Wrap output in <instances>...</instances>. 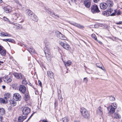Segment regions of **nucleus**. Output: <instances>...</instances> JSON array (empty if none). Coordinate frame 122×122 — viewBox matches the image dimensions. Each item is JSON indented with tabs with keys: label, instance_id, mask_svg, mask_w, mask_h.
<instances>
[{
	"label": "nucleus",
	"instance_id": "1",
	"mask_svg": "<svg viewBox=\"0 0 122 122\" xmlns=\"http://www.w3.org/2000/svg\"><path fill=\"white\" fill-rule=\"evenodd\" d=\"M80 111L84 118L87 119H88L90 118V114L86 109L83 107H82L81 108Z\"/></svg>",
	"mask_w": 122,
	"mask_h": 122
},
{
	"label": "nucleus",
	"instance_id": "2",
	"mask_svg": "<svg viewBox=\"0 0 122 122\" xmlns=\"http://www.w3.org/2000/svg\"><path fill=\"white\" fill-rule=\"evenodd\" d=\"M12 17L14 20H17L19 22H22L24 21V20L22 19V17L19 14H13L12 15Z\"/></svg>",
	"mask_w": 122,
	"mask_h": 122
},
{
	"label": "nucleus",
	"instance_id": "3",
	"mask_svg": "<svg viewBox=\"0 0 122 122\" xmlns=\"http://www.w3.org/2000/svg\"><path fill=\"white\" fill-rule=\"evenodd\" d=\"M91 11L93 14L98 13L100 11L96 4H94L91 6Z\"/></svg>",
	"mask_w": 122,
	"mask_h": 122
},
{
	"label": "nucleus",
	"instance_id": "4",
	"mask_svg": "<svg viewBox=\"0 0 122 122\" xmlns=\"http://www.w3.org/2000/svg\"><path fill=\"white\" fill-rule=\"evenodd\" d=\"M31 110L28 107H24L22 110V113L25 116H27V115L30 112Z\"/></svg>",
	"mask_w": 122,
	"mask_h": 122
},
{
	"label": "nucleus",
	"instance_id": "5",
	"mask_svg": "<svg viewBox=\"0 0 122 122\" xmlns=\"http://www.w3.org/2000/svg\"><path fill=\"white\" fill-rule=\"evenodd\" d=\"M59 43L60 45L66 49L67 50H69L70 49V47L68 44L61 41H59Z\"/></svg>",
	"mask_w": 122,
	"mask_h": 122
},
{
	"label": "nucleus",
	"instance_id": "6",
	"mask_svg": "<svg viewBox=\"0 0 122 122\" xmlns=\"http://www.w3.org/2000/svg\"><path fill=\"white\" fill-rule=\"evenodd\" d=\"M13 74L15 78L17 79L22 80L23 78H24L23 75L20 73L14 72Z\"/></svg>",
	"mask_w": 122,
	"mask_h": 122
},
{
	"label": "nucleus",
	"instance_id": "7",
	"mask_svg": "<svg viewBox=\"0 0 122 122\" xmlns=\"http://www.w3.org/2000/svg\"><path fill=\"white\" fill-rule=\"evenodd\" d=\"M26 89V87L24 85H20L19 87V91L22 94L25 93Z\"/></svg>",
	"mask_w": 122,
	"mask_h": 122
},
{
	"label": "nucleus",
	"instance_id": "8",
	"mask_svg": "<svg viewBox=\"0 0 122 122\" xmlns=\"http://www.w3.org/2000/svg\"><path fill=\"white\" fill-rule=\"evenodd\" d=\"M13 98L14 100L17 101H20L21 99L20 95L18 93H16L14 94Z\"/></svg>",
	"mask_w": 122,
	"mask_h": 122
},
{
	"label": "nucleus",
	"instance_id": "9",
	"mask_svg": "<svg viewBox=\"0 0 122 122\" xmlns=\"http://www.w3.org/2000/svg\"><path fill=\"white\" fill-rule=\"evenodd\" d=\"M84 4L85 7L87 8L90 7L91 4L90 0H84Z\"/></svg>",
	"mask_w": 122,
	"mask_h": 122
},
{
	"label": "nucleus",
	"instance_id": "10",
	"mask_svg": "<svg viewBox=\"0 0 122 122\" xmlns=\"http://www.w3.org/2000/svg\"><path fill=\"white\" fill-rule=\"evenodd\" d=\"M57 37H59L60 39L64 40H65L66 39V38L64 35L62 34L60 32L58 31H57Z\"/></svg>",
	"mask_w": 122,
	"mask_h": 122
},
{
	"label": "nucleus",
	"instance_id": "11",
	"mask_svg": "<svg viewBox=\"0 0 122 122\" xmlns=\"http://www.w3.org/2000/svg\"><path fill=\"white\" fill-rule=\"evenodd\" d=\"M51 46L50 45H47L44 48L45 53H48L50 52V49L51 48Z\"/></svg>",
	"mask_w": 122,
	"mask_h": 122
},
{
	"label": "nucleus",
	"instance_id": "12",
	"mask_svg": "<svg viewBox=\"0 0 122 122\" xmlns=\"http://www.w3.org/2000/svg\"><path fill=\"white\" fill-rule=\"evenodd\" d=\"M3 80L5 82L7 83L11 82L12 81L11 79L7 76L4 77Z\"/></svg>",
	"mask_w": 122,
	"mask_h": 122
},
{
	"label": "nucleus",
	"instance_id": "13",
	"mask_svg": "<svg viewBox=\"0 0 122 122\" xmlns=\"http://www.w3.org/2000/svg\"><path fill=\"white\" fill-rule=\"evenodd\" d=\"M100 5L101 8L102 9H105L107 7V4L104 3H101L100 4Z\"/></svg>",
	"mask_w": 122,
	"mask_h": 122
},
{
	"label": "nucleus",
	"instance_id": "14",
	"mask_svg": "<svg viewBox=\"0 0 122 122\" xmlns=\"http://www.w3.org/2000/svg\"><path fill=\"white\" fill-rule=\"evenodd\" d=\"M116 109V108L114 107H112V105H111L109 107H108L107 108V109L108 110H109V109H110L109 112L110 113V114L113 113H114L115 111V109Z\"/></svg>",
	"mask_w": 122,
	"mask_h": 122
},
{
	"label": "nucleus",
	"instance_id": "15",
	"mask_svg": "<svg viewBox=\"0 0 122 122\" xmlns=\"http://www.w3.org/2000/svg\"><path fill=\"white\" fill-rule=\"evenodd\" d=\"M71 24L81 29H82L84 28V27L83 26L75 22L72 23Z\"/></svg>",
	"mask_w": 122,
	"mask_h": 122
},
{
	"label": "nucleus",
	"instance_id": "16",
	"mask_svg": "<svg viewBox=\"0 0 122 122\" xmlns=\"http://www.w3.org/2000/svg\"><path fill=\"white\" fill-rule=\"evenodd\" d=\"M27 116H20L18 119L19 122H22L23 120L26 119Z\"/></svg>",
	"mask_w": 122,
	"mask_h": 122
},
{
	"label": "nucleus",
	"instance_id": "17",
	"mask_svg": "<svg viewBox=\"0 0 122 122\" xmlns=\"http://www.w3.org/2000/svg\"><path fill=\"white\" fill-rule=\"evenodd\" d=\"M11 7L9 6H7L6 7H5L3 9L5 11L6 13H8L10 12L11 10L10 9Z\"/></svg>",
	"mask_w": 122,
	"mask_h": 122
},
{
	"label": "nucleus",
	"instance_id": "18",
	"mask_svg": "<svg viewBox=\"0 0 122 122\" xmlns=\"http://www.w3.org/2000/svg\"><path fill=\"white\" fill-rule=\"evenodd\" d=\"M107 6L108 5L110 7L112 6L113 5V3L112 1L110 0H107L106 1Z\"/></svg>",
	"mask_w": 122,
	"mask_h": 122
},
{
	"label": "nucleus",
	"instance_id": "19",
	"mask_svg": "<svg viewBox=\"0 0 122 122\" xmlns=\"http://www.w3.org/2000/svg\"><path fill=\"white\" fill-rule=\"evenodd\" d=\"M31 18L34 21L37 22L38 20L37 16L34 14L31 17Z\"/></svg>",
	"mask_w": 122,
	"mask_h": 122
},
{
	"label": "nucleus",
	"instance_id": "20",
	"mask_svg": "<svg viewBox=\"0 0 122 122\" xmlns=\"http://www.w3.org/2000/svg\"><path fill=\"white\" fill-rule=\"evenodd\" d=\"M97 112L100 115H102L103 113V110L102 108L100 106L98 108Z\"/></svg>",
	"mask_w": 122,
	"mask_h": 122
},
{
	"label": "nucleus",
	"instance_id": "21",
	"mask_svg": "<svg viewBox=\"0 0 122 122\" xmlns=\"http://www.w3.org/2000/svg\"><path fill=\"white\" fill-rule=\"evenodd\" d=\"M6 51L4 48L0 45V53H6Z\"/></svg>",
	"mask_w": 122,
	"mask_h": 122
},
{
	"label": "nucleus",
	"instance_id": "22",
	"mask_svg": "<svg viewBox=\"0 0 122 122\" xmlns=\"http://www.w3.org/2000/svg\"><path fill=\"white\" fill-rule=\"evenodd\" d=\"M47 75L50 78H52L53 77V74L51 71H47Z\"/></svg>",
	"mask_w": 122,
	"mask_h": 122
},
{
	"label": "nucleus",
	"instance_id": "23",
	"mask_svg": "<svg viewBox=\"0 0 122 122\" xmlns=\"http://www.w3.org/2000/svg\"><path fill=\"white\" fill-rule=\"evenodd\" d=\"M26 12L27 14L28 15V16H30L31 17L32 15L34 14L33 12L30 10H26Z\"/></svg>",
	"mask_w": 122,
	"mask_h": 122
},
{
	"label": "nucleus",
	"instance_id": "24",
	"mask_svg": "<svg viewBox=\"0 0 122 122\" xmlns=\"http://www.w3.org/2000/svg\"><path fill=\"white\" fill-rule=\"evenodd\" d=\"M5 100L4 98H0V103H1L6 104L7 103V99Z\"/></svg>",
	"mask_w": 122,
	"mask_h": 122
},
{
	"label": "nucleus",
	"instance_id": "25",
	"mask_svg": "<svg viewBox=\"0 0 122 122\" xmlns=\"http://www.w3.org/2000/svg\"><path fill=\"white\" fill-rule=\"evenodd\" d=\"M114 117L116 119H120L121 118V116L118 113H115L114 115Z\"/></svg>",
	"mask_w": 122,
	"mask_h": 122
},
{
	"label": "nucleus",
	"instance_id": "26",
	"mask_svg": "<svg viewBox=\"0 0 122 122\" xmlns=\"http://www.w3.org/2000/svg\"><path fill=\"white\" fill-rule=\"evenodd\" d=\"M10 102V104L11 106H14L16 105V102L15 101H12L11 100L10 101H9Z\"/></svg>",
	"mask_w": 122,
	"mask_h": 122
},
{
	"label": "nucleus",
	"instance_id": "27",
	"mask_svg": "<svg viewBox=\"0 0 122 122\" xmlns=\"http://www.w3.org/2000/svg\"><path fill=\"white\" fill-rule=\"evenodd\" d=\"M64 63L66 66H69L71 64V61H68L66 62L64 61Z\"/></svg>",
	"mask_w": 122,
	"mask_h": 122
},
{
	"label": "nucleus",
	"instance_id": "28",
	"mask_svg": "<svg viewBox=\"0 0 122 122\" xmlns=\"http://www.w3.org/2000/svg\"><path fill=\"white\" fill-rule=\"evenodd\" d=\"M24 99L25 101H28L29 99V96L28 93H26L25 95V96L24 97Z\"/></svg>",
	"mask_w": 122,
	"mask_h": 122
},
{
	"label": "nucleus",
	"instance_id": "29",
	"mask_svg": "<svg viewBox=\"0 0 122 122\" xmlns=\"http://www.w3.org/2000/svg\"><path fill=\"white\" fill-rule=\"evenodd\" d=\"M61 122H67L69 120L66 117H65L62 118L61 119Z\"/></svg>",
	"mask_w": 122,
	"mask_h": 122
},
{
	"label": "nucleus",
	"instance_id": "30",
	"mask_svg": "<svg viewBox=\"0 0 122 122\" xmlns=\"http://www.w3.org/2000/svg\"><path fill=\"white\" fill-rule=\"evenodd\" d=\"M5 113V111L4 109L3 108H0V114L3 115Z\"/></svg>",
	"mask_w": 122,
	"mask_h": 122
},
{
	"label": "nucleus",
	"instance_id": "31",
	"mask_svg": "<svg viewBox=\"0 0 122 122\" xmlns=\"http://www.w3.org/2000/svg\"><path fill=\"white\" fill-rule=\"evenodd\" d=\"M91 36L94 39L96 40L97 41H98L99 43H101V42L100 41H98L97 40V37L96 36V35H95V34H92V35Z\"/></svg>",
	"mask_w": 122,
	"mask_h": 122
},
{
	"label": "nucleus",
	"instance_id": "32",
	"mask_svg": "<svg viewBox=\"0 0 122 122\" xmlns=\"http://www.w3.org/2000/svg\"><path fill=\"white\" fill-rule=\"evenodd\" d=\"M11 96L10 94L9 93H5V95L4 97V98L5 99H6L7 98H9Z\"/></svg>",
	"mask_w": 122,
	"mask_h": 122
},
{
	"label": "nucleus",
	"instance_id": "33",
	"mask_svg": "<svg viewBox=\"0 0 122 122\" xmlns=\"http://www.w3.org/2000/svg\"><path fill=\"white\" fill-rule=\"evenodd\" d=\"M24 78H23L22 81V84H25L27 83V82L26 80V78L25 76H24Z\"/></svg>",
	"mask_w": 122,
	"mask_h": 122
},
{
	"label": "nucleus",
	"instance_id": "34",
	"mask_svg": "<svg viewBox=\"0 0 122 122\" xmlns=\"http://www.w3.org/2000/svg\"><path fill=\"white\" fill-rule=\"evenodd\" d=\"M28 51L30 53H35V51L34 49L32 48H30L28 49Z\"/></svg>",
	"mask_w": 122,
	"mask_h": 122
},
{
	"label": "nucleus",
	"instance_id": "35",
	"mask_svg": "<svg viewBox=\"0 0 122 122\" xmlns=\"http://www.w3.org/2000/svg\"><path fill=\"white\" fill-rule=\"evenodd\" d=\"M14 25L16 27V28L18 29H20L22 28V26L19 24H15Z\"/></svg>",
	"mask_w": 122,
	"mask_h": 122
},
{
	"label": "nucleus",
	"instance_id": "36",
	"mask_svg": "<svg viewBox=\"0 0 122 122\" xmlns=\"http://www.w3.org/2000/svg\"><path fill=\"white\" fill-rule=\"evenodd\" d=\"M111 105H112V107L114 108H116L117 107V105L116 103H113Z\"/></svg>",
	"mask_w": 122,
	"mask_h": 122
},
{
	"label": "nucleus",
	"instance_id": "37",
	"mask_svg": "<svg viewBox=\"0 0 122 122\" xmlns=\"http://www.w3.org/2000/svg\"><path fill=\"white\" fill-rule=\"evenodd\" d=\"M109 100L110 101H114L115 100V98L114 97H112V96H110L109 97Z\"/></svg>",
	"mask_w": 122,
	"mask_h": 122
},
{
	"label": "nucleus",
	"instance_id": "38",
	"mask_svg": "<svg viewBox=\"0 0 122 122\" xmlns=\"http://www.w3.org/2000/svg\"><path fill=\"white\" fill-rule=\"evenodd\" d=\"M58 98L60 101H61L62 100V98L61 95H59L58 96Z\"/></svg>",
	"mask_w": 122,
	"mask_h": 122
},
{
	"label": "nucleus",
	"instance_id": "39",
	"mask_svg": "<svg viewBox=\"0 0 122 122\" xmlns=\"http://www.w3.org/2000/svg\"><path fill=\"white\" fill-rule=\"evenodd\" d=\"M7 41L10 42L12 43L14 42V41L13 39H7Z\"/></svg>",
	"mask_w": 122,
	"mask_h": 122
},
{
	"label": "nucleus",
	"instance_id": "40",
	"mask_svg": "<svg viewBox=\"0 0 122 122\" xmlns=\"http://www.w3.org/2000/svg\"><path fill=\"white\" fill-rule=\"evenodd\" d=\"M45 55L48 59L50 58L51 56L50 54H45Z\"/></svg>",
	"mask_w": 122,
	"mask_h": 122
},
{
	"label": "nucleus",
	"instance_id": "41",
	"mask_svg": "<svg viewBox=\"0 0 122 122\" xmlns=\"http://www.w3.org/2000/svg\"><path fill=\"white\" fill-rule=\"evenodd\" d=\"M28 84L30 86H32V87L33 88L35 89V91H36V88L34 87V86L32 85V84H31L30 82H29Z\"/></svg>",
	"mask_w": 122,
	"mask_h": 122
},
{
	"label": "nucleus",
	"instance_id": "42",
	"mask_svg": "<svg viewBox=\"0 0 122 122\" xmlns=\"http://www.w3.org/2000/svg\"><path fill=\"white\" fill-rule=\"evenodd\" d=\"M84 81L86 83L88 81V80L86 77H85L84 78Z\"/></svg>",
	"mask_w": 122,
	"mask_h": 122
},
{
	"label": "nucleus",
	"instance_id": "43",
	"mask_svg": "<svg viewBox=\"0 0 122 122\" xmlns=\"http://www.w3.org/2000/svg\"><path fill=\"white\" fill-rule=\"evenodd\" d=\"M99 63H97L96 64V65L97 67H99L100 68H101L103 70V69H102V67L99 66Z\"/></svg>",
	"mask_w": 122,
	"mask_h": 122
},
{
	"label": "nucleus",
	"instance_id": "44",
	"mask_svg": "<svg viewBox=\"0 0 122 122\" xmlns=\"http://www.w3.org/2000/svg\"><path fill=\"white\" fill-rule=\"evenodd\" d=\"M3 19L4 20H5L9 21V20L6 17H3Z\"/></svg>",
	"mask_w": 122,
	"mask_h": 122
},
{
	"label": "nucleus",
	"instance_id": "45",
	"mask_svg": "<svg viewBox=\"0 0 122 122\" xmlns=\"http://www.w3.org/2000/svg\"><path fill=\"white\" fill-rule=\"evenodd\" d=\"M116 10H115V11L113 13H112V14H111V16H113L115 15V13H116Z\"/></svg>",
	"mask_w": 122,
	"mask_h": 122
},
{
	"label": "nucleus",
	"instance_id": "46",
	"mask_svg": "<svg viewBox=\"0 0 122 122\" xmlns=\"http://www.w3.org/2000/svg\"><path fill=\"white\" fill-rule=\"evenodd\" d=\"M48 13L50 14L51 15H55L53 13H52L51 11H49L48 12Z\"/></svg>",
	"mask_w": 122,
	"mask_h": 122
},
{
	"label": "nucleus",
	"instance_id": "47",
	"mask_svg": "<svg viewBox=\"0 0 122 122\" xmlns=\"http://www.w3.org/2000/svg\"><path fill=\"white\" fill-rule=\"evenodd\" d=\"M34 114V113H33L30 116V117L27 120V121L26 122H27L32 117V116H33V115Z\"/></svg>",
	"mask_w": 122,
	"mask_h": 122
},
{
	"label": "nucleus",
	"instance_id": "48",
	"mask_svg": "<svg viewBox=\"0 0 122 122\" xmlns=\"http://www.w3.org/2000/svg\"><path fill=\"white\" fill-rule=\"evenodd\" d=\"M38 83L39 85L41 87L42 85L41 82L40 80H39L38 81Z\"/></svg>",
	"mask_w": 122,
	"mask_h": 122
},
{
	"label": "nucleus",
	"instance_id": "49",
	"mask_svg": "<svg viewBox=\"0 0 122 122\" xmlns=\"http://www.w3.org/2000/svg\"><path fill=\"white\" fill-rule=\"evenodd\" d=\"M12 107H9L8 108V109L9 111H10L12 110Z\"/></svg>",
	"mask_w": 122,
	"mask_h": 122
},
{
	"label": "nucleus",
	"instance_id": "50",
	"mask_svg": "<svg viewBox=\"0 0 122 122\" xmlns=\"http://www.w3.org/2000/svg\"><path fill=\"white\" fill-rule=\"evenodd\" d=\"M5 33L2 32H1L0 33V36H4V34Z\"/></svg>",
	"mask_w": 122,
	"mask_h": 122
},
{
	"label": "nucleus",
	"instance_id": "51",
	"mask_svg": "<svg viewBox=\"0 0 122 122\" xmlns=\"http://www.w3.org/2000/svg\"><path fill=\"white\" fill-rule=\"evenodd\" d=\"M122 23V21H120L118 23H116V24L117 25H119V24H120Z\"/></svg>",
	"mask_w": 122,
	"mask_h": 122
},
{
	"label": "nucleus",
	"instance_id": "52",
	"mask_svg": "<svg viewBox=\"0 0 122 122\" xmlns=\"http://www.w3.org/2000/svg\"><path fill=\"white\" fill-rule=\"evenodd\" d=\"M5 35H7V36H9V37H10V36H11L9 34H8L7 33H5Z\"/></svg>",
	"mask_w": 122,
	"mask_h": 122
},
{
	"label": "nucleus",
	"instance_id": "53",
	"mask_svg": "<svg viewBox=\"0 0 122 122\" xmlns=\"http://www.w3.org/2000/svg\"><path fill=\"white\" fill-rule=\"evenodd\" d=\"M3 117L2 116H0V121H1V120L3 119Z\"/></svg>",
	"mask_w": 122,
	"mask_h": 122
},
{
	"label": "nucleus",
	"instance_id": "54",
	"mask_svg": "<svg viewBox=\"0 0 122 122\" xmlns=\"http://www.w3.org/2000/svg\"><path fill=\"white\" fill-rule=\"evenodd\" d=\"M99 0H93L94 1L95 3H97L99 1Z\"/></svg>",
	"mask_w": 122,
	"mask_h": 122
},
{
	"label": "nucleus",
	"instance_id": "55",
	"mask_svg": "<svg viewBox=\"0 0 122 122\" xmlns=\"http://www.w3.org/2000/svg\"><path fill=\"white\" fill-rule=\"evenodd\" d=\"M120 14H121L120 12V11H118V12H117V15H120Z\"/></svg>",
	"mask_w": 122,
	"mask_h": 122
},
{
	"label": "nucleus",
	"instance_id": "56",
	"mask_svg": "<svg viewBox=\"0 0 122 122\" xmlns=\"http://www.w3.org/2000/svg\"><path fill=\"white\" fill-rule=\"evenodd\" d=\"M54 104L55 106H56L57 104V102L56 101L55 102Z\"/></svg>",
	"mask_w": 122,
	"mask_h": 122
},
{
	"label": "nucleus",
	"instance_id": "57",
	"mask_svg": "<svg viewBox=\"0 0 122 122\" xmlns=\"http://www.w3.org/2000/svg\"><path fill=\"white\" fill-rule=\"evenodd\" d=\"M42 122H48V121H47L46 120H43L42 121Z\"/></svg>",
	"mask_w": 122,
	"mask_h": 122
},
{
	"label": "nucleus",
	"instance_id": "58",
	"mask_svg": "<svg viewBox=\"0 0 122 122\" xmlns=\"http://www.w3.org/2000/svg\"><path fill=\"white\" fill-rule=\"evenodd\" d=\"M107 13L106 12H103V14L104 15H106L107 14Z\"/></svg>",
	"mask_w": 122,
	"mask_h": 122
},
{
	"label": "nucleus",
	"instance_id": "59",
	"mask_svg": "<svg viewBox=\"0 0 122 122\" xmlns=\"http://www.w3.org/2000/svg\"><path fill=\"white\" fill-rule=\"evenodd\" d=\"M3 41H7V39H4L3 40Z\"/></svg>",
	"mask_w": 122,
	"mask_h": 122
},
{
	"label": "nucleus",
	"instance_id": "60",
	"mask_svg": "<svg viewBox=\"0 0 122 122\" xmlns=\"http://www.w3.org/2000/svg\"><path fill=\"white\" fill-rule=\"evenodd\" d=\"M2 86L3 89H5V86Z\"/></svg>",
	"mask_w": 122,
	"mask_h": 122
},
{
	"label": "nucleus",
	"instance_id": "61",
	"mask_svg": "<svg viewBox=\"0 0 122 122\" xmlns=\"http://www.w3.org/2000/svg\"><path fill=\"white\" fill-rule=\"evenodd\" d=\"M3 62L2 61H0V65H1V64H3Z\"/></svg>",
	"mask_w": 122,
	"mask_h": 122
},
{
	"label": "nucleus",
	"instance_id": "62",
	"mask_svg": "<svg viewBox=\"0 0 122 122\" xmlns=\"http://www.w3.org/2000/svg\"><path fill=\"white\" fill-rule=\"evenodd\" d=\"M2 80L1 78H0V83L2 82Z\"/></svg>",
	"mask_w": 122,
	"mask_h": 122
},
{
	"label": "nucleus",
	"instance_id": "63",
	"mask_svg": "<svg viewBox=\"0 0 122 122\" xmlns=\"http://www.w3.org/2000/svg\"><path fill=\"white\" fill-rule=\"evenodd\" d=\"M1 55H2L3 56H5V55L6 54H1Z\"/></svg>",
	"mask_w": 122,
	"mask_h": 122
},
{
	"label": "nucleus",
	"instance_id": "64",
	"mask_svg": "<svg viewBox=\"0 0 122 122\" xmlns=\"http://www.w3.org/2000/svg\"><path fill=\"white\" fill-rule=\"evenodd\" d=\"M7 36V35H5V33L4 34V36Z\"/></svg>",
	"mask_w": 122,
	"mask_h": 122
}]
</instances>
